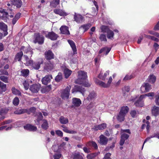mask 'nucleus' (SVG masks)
<instances>
[{"instance_id": "24", "label": "nucleus", "mask_w": 159, "mask_h": 159, "mask_svg": "<svg viewBox=\"0 0 159 159\" xmlns=\"http://www.w3.org/2000/svg\"><path fill=\"white\" fill-rule=\"evenodd\" d=\"M12 3L16 7L19 8L22 5V2L21 0H11Z\"/></svg>"}, {"instance_id": "36", "label": "nucleus", "mask_w": 159, "mask_h": 159, "mask_svg": "<svg viewBox=\"0 0 159 159\" xmlns=\"http://www.w3.org/2000/svg\"><path fill=\"white\" fill-rule=\"evenodd\" d=\"M44 67L45 69L48 70V71L51 70L53 68V65L50 61H49L48 63H45Z\"/></svg>"}, {"instance_id": "60", "label": "nucleus", "mask_w": 159, "mask_h": 159, "mask_svg": "<svg viewBox=\"0 0 159 159\" xmlns=\"http://www.w3.org/2000/svg\"><path fill=\"white\" fill-rule=\"evenodd\" d=\"M130 114L132 117L134 118L136 116L137 112L134 110H132L130 111Z\"/></svg>"}, {"instance_id": "48", "label": "nucleus", "mask_w": 159, "mask_h": 159, "mask_svg": "<svg viewBox=\"0 0 159 159\" xmlns=\"http://www.w3.org/2000/svg\"><path fill=\"white\" fill-rule=\"evenodd\" d=\"M113 36L114 33L111 30L107 33V37L108 39H111L113 38Z\"/></svg>"}, {"instance_id": "54", "label": "nucleus", "mask_w": 159, "mask_h": 159, "mask_svg": "<svg viewBox=\"0 0 159 159\" xmlns=\"http://www.w3.org/2000/svg\"><path fill=\"white\" fill-rule=\"evenodd\" d=\"M99 39L101 41H107V39L105 35L102 34L100 35Z\"/></svg>"}, {"instance_id": "27", "label": "nucleus", "mask_w": 159, "mask_h": 159, "mask_svg": "<svg viewBox=\"0 0 159 159\" xmlns=\"http://www.w3.org/2000/svg\"><path fill=\"white\" fill-rule=\"evenodd\" d=\"M14 113L16 114H21L25 113L30 114V111L26 109H18L15 111Z\"/></svg>"}, {"instance_id": "14", "label": "nucleus", "mask_w": 159, "mask_h": 159, "mask_svg": "<svg viewBox=\"0 0 159 159\" xmlns=\"http://www.w3.org/2000/svg\"><path fill=\"white\" fill-rule=\"evenodd\" d=\"M45 56L46 59L50 60L53 59L54 55L51 51L48 50L45 52Z\"/></svg>"}, {"instance_id": "33", "label": "nucleus", "mask_w": 159, "mask_h": 159, "mask_svg": "<svg viewBox=\"0 0 159 159\" xmlns=\"http://www.w3.org/2000/svg\"><path fill=\"white\" fill-rule=\"evenodd\" d=\"M125 116V115L119 112L116 117V118L118 121L120 122H122L124 120Z\"/></svg>"}, {"instance_id": "13", "label": "nucleus", "mask_w": 159, "mask_h": 159, "mask_svg": "<svg viewBox=\"0 0 159 159\" xmlns=\"http://www.w3.org/2000/svg\"><path fill=\"white\" fill-rule=\"evenodd\" d=\"M43 59H40L38 62H35L33 65V68L36 70H38L40 67V65L43 63Z\"/></svg>"}, {"instance_id": "61", "label": "nucleus", "mask_w": 159, "mask_h": 159, "mask_svg": "<svg viewBox=\"0 0 159 159\" xmlns=\"http://www.w3.org/2000/svg\"><path fill=\"white\" fill-rule=\"evenodd\" d=\"M134 78V76L132 75H126L123 80H130Z\"/></svg>"}, {"instance_id": "59", "label": "nucleus", "mask_w": 159, "mask_h": 159, "mask_svg": "<svg viewBox=\"0 0 159 159\" xmlns=\"http://www.w3.org/2000/svg\"><path fill=\"white\" fill-rule=\"evenodd\" d=\"M155 102L157 105H159V93L155 96Z\"/></svg>"}, {"instance_id": "45", "label": "nucleus", "mask_w": 159, "mask_h": 159, "mask_svg": "<svg viewBox=\"0 0 159 159\" xmlns=\"http://www.w3.org/2000/svg\"><path fill=\"white\" fill-rule=\"evenodd\" d=\"M87 146H92L95 149L98 148V145L95 142L93 141L89 142L87 144Z\"/></svg>"}, {"instance_id": "64", "label": "nucleus", "mask_w": 159, "mask_h": 159, "mask_svg": "<svg viewBox=\"0 0 159 159\" xmlns=\"http://www.w3.org/2000/svg\"><path fill=\"white\" fill-rule=\"evenodd\" d=\"M111 154L110 153H107L106 154L103 159H111L110 157Z\"/></svg>"}, {"instance_id": "47", "label": "nucleus", "mask_w": 159, "mask_h": 159, "mask_svg": "<svg viewBox=\"0 0 159 159\" xmlns=\"http://www.w3.org/2000/svg\"><path fill=\"white\" fill-rule=\"evenodd\" d=\"M150 127L149 122L148 121H147L146 122V124H143L142 125V129H143L145 127H146L147 131L148 132L149 130Z\"/></svg>"}, {"instance_id": "58", "label": "nucleus", "mask_w": 159, "mask_h": 159, "mask_svg": "<svg viewBox=\"0 0 159 159\" xmlns=\"http://www.w3.org/2000/svg\"><path fill=\"white\" fill-rule=\"evenodd\" d=\"M50 85H48V86L44 88H43L41 90V91L42 93H45L46 92H47V89H51V87H50Z\"/></svg>"}, {"instance_id": "37", "label": "nucleus", "mask_w": 159, "mask_h": 159, "mask_svg": "<svg viewBox=\"0 0 159 159\" xmlns=\"http://www.w3.org/2000/svg\"><path fill=\"white\" fill-rule=\"evenodd\" d=\"M61 127L63 128V131L66 133L71 134H74L76 133V132L74 130L68 129L64 125H62Z\"/></svg>"}, {"instance_id": "2", "label": "nucleus", "mask_w": 159, "mask_h": 159, "mask_svg": "<svg viewBox=\"0 0 159 159\" xmlns=\"http://www.w3.org/2000/svg\"><path fill=\"white\" fill-rule=\"evenodd\" d=\"M151 89V85L149 83H144L141 86L140 90L142 93H145L149 92Z\"/></svg>"}, {"instance_id": "20", "label": "nucleus", "mask_w": 159, "mask_h": 159, "mask_svg": "<svg viewBox=\"0 0 159 159\" xmlns=\"http://www.w3.org/2000/svg\"><path fill=\"white\" fill-rule=\"evenodd\" d=\"M99 143L102 145H106L107 144L108 139L103 135H101L99 137Z\"/></svg>"}, {"instance_id": "19", "label": "nucleus", "mask_w": 159, "mask_h": 159, "mask_svg": "<svg viewBox=\"0 0 159 159\" xmlns=\"http://www.w3.org/2000/svg\"><path fill=\"white\" fill-rule=\"evenodd\" d=\"M20 50L24 51L25 53H30V54H31V57L32 56L33 52L31 50V49L29 46L28 47L22 46Z\"/></svg>"}, {"instance_id": "12", "label": "nucleus", "mask_w": 159, "mask_h": 159, "mask_svg": "<svg viewBox=\"0 0 159 159\" xmlns=\"http://www.w3.org/2000/svg\"><path fill=\"white\" fill-rule=\"evenodd\" d=\"M24 129L30 131H34L37 130V128L30 124H27L24 126Z\"/></svg>"}, {"instance_id": "7", "label": "nucleus", "mask_w": 159, "mask_h": 159, "mask_svg": "<svg viewBox=\"0 0 159 159\" xmlns=\"http://www.w3.org/2000/svg\"><path fill=\"white\" fill-rule=\"evenodd\" d=\"M127 133L129 134H131L130 130L129 129H122L121 130V138H123L125 140H126L129 137V135L126 134Z\"/></svg>"}, {"instance_id": "28", "label": "nucleus", "mask_w": 159, "mask_h": 159, "mask_svg": "<svg viewBox=\"0 0 159 159\" xmlns=\"http://www.w3.org/2000/svg\"><path fill=\"white\" fill-rule=\"evenodd\" d=\"M24 57L26 61L25 63L26 65L27 66H32L33 64V60L31 59L29 60L28 57L25 55L24 56Z\"/></svg>"}, {"instance_id": "9", "label": "nucleus", "mask_w": 159, "mask_h": 159, "mask_svg": "<svg viewBox=\"0 0 159 159\" xmlns=\"http://www.w3.org/2000/svg\"><path fill=\"white\" fill-rule=\"evenodd\" d=\"M40 87V85L39 84H34L30 87V89L33 93H36L39 90Z\"/></svg>"}, {"instance_id": "34", "label": "nucleus", "mask_w": 159, "mask_h": 159, "mask_svg": "<svg viewBox=\"0 0 159 159\" xmlns=\"http://www.w3.org/2000/svg\"><path fill=\"white\" fill-rule=\"evenodd\" d=\"M68 42L71 47L74 54H75L76 52V48L74 43L73 41L70 40H68Z\"/></svg>"}, {"instance_id": "52", "label": "nucleus", "mask_w": 159, "mask_h": 159, "mask_svg": "<svg viewBox=\"0 0 159 159\" xmlns=\"http://www.w3.org/2000/svg\"><path fill=\"white\" fill-rule=\"evenodd\" d=\"M13 103L15 106L18 105L19 103V99L17 97H15L13 100Z\"/></svg>"}, {"instance_id": "44", "label": "nucleus", "mask_w": 159, "mask_h": 159, "mask_svg": "<svg viewBox=\"0 0 159 159\" xmlns=\"http://www.w3.org/2000/svg\"><path fill=\"white\" fill-rule=\"evenodd\" d=\"M101 32L103 33H107L110 30L107 26L102 25L101 27Z\"/></svg>"}, {"instance_id": "3", "label": "nucleus", "mask_w": 159, "mask_h": 159, "mask_svg": "<svg viewBox=\"0 0 159 159\" xmlns=\"http://www.w3.org/2000/svg\"><path fill=\"white\" fill-rule=\"evenodd\" d=\"M71 87H67L65 89L62 91L61 93V97L62 99H68L69 96V92L70 90Z\"/></svg>"}, {"instance_id": "18", "label": "nucleus", "mask_w": 159, "mask_h": 159, "mask_svg": "<svg viewBox=\"0 0 159 159\" xmlns=\"http://www.w3.org/2000/svg\"><path fill=\"white\" fill-rule=\"evenodd\" d=\"M106 126V124L105 123H103L101 125H94L93 128L95 130H98L103 129L105 128Z\"/></svg>"}, {"instance_id": "43", "label": "nucleus", "mask_w": 159, "mask_h": 159, "mask_svg": "<svg viewBox=\"0 0 159 159\" xmlns=\"http://www.w3.org/2000/svg\"><path fill=\"white\" fill-rule=\"evenodd\" d=\"M99 154V152L93 153H91L88 154L87 156V158L88 159H91L96 157L97 155H98Z\"/></svg>"}, {"instance_id": "38", "label": "nucleus", "mask_w": 159, "mask_h": 159, "mask_svg": "<svg viewBox=\"0 0 159 159\" xmlns=\"http://www.w3.org/2000/svg\"><path fill=\"white\" fill-rule=\"evenodd\" d=\"M91 25L90 23L84 25H81L80 27V29H83L84 30V32H85L91 26Z\"/></svg>"}, {"instance_id": "56", "label": "nucleus", "mask_w": 159, "mask_h": 159, "mask_svg": "<svg viewBox=\"0 0 159 159\" xmlns=\"http://www.w3.org/2000/svg\"><path fill=\"white\" fill-rule=\"evenodd\" d=\"M23 84L25 89L26 90H27L29 89V84L28 83V82H27V80H25L24 81V82H23Z\"/></svg>"}, {"instance_id": "16", "label": "nucleus", "mask_w": 159, "mask_h": 159, "mask_svg": "<svg viewBox=\"0 0 159 159\" xmlns=\"http://www.w3.org/2000/svg\"><path fill=\"white\" fill-rule=\"evenodd\" d=\"M0 29L4 31V36H5L7 34V26L4 23L0 22Z\"/></svg>"}, {"instance_id": "32", "label": "nucleus", "mask_w": 159, "mask_h": 159, "mask_svg": "<svg viewBox=\"0 0 159 159\" xmlns=\"http://www.w3.org/2000/svg\"><path fill=\"white\" fill-rule=\"evenodd\" d=\"M129 111V108L127 106H123L121 107L120 112L126 115Z\"/></svg>"}, {"instance_id": "31", "label": "nucleus", "mask_w": 159, "mask_h": 159, "mask_svg": "<svg viewBox=\"0 0 159 159\" xmlns=\"http://www.w3.org/2000/svg\"><path fill=\"white\" fill-rule=\"evenodd\" d=\"M153 138H157L159 139V133H154L151 135L150 136L147 138L144 141L143 144V145L142 148H143L144 143L147 141H148L150 139Z\"/></svg>"}, {"instance_id": "26", "label": "nucleus", "mask_w": 159, "mask_h": 159, "mask_svg": "<svg viewBox=\"0 0 159 159\" xmlns=\"http://www.w3.org/2000/svg\"><path fill=\"white\" fill-rule=\"evenodd\" d=\"M96 96V95L95 92L93 91L89 93L87 98V100L89 101H93L95 99Z\"/></svg>"}, {"instance_id": "5", "label": "nucleus", "mask_w": 159, "mask_h": 159, "mask_svg": "<svg viewBox=\"0 0 159 159\" xmlns=\"http://www.w3.org/2000/svg\"><path fill=\"white\" fill-rule=\"evenodd\" d=\"M45 37L52 40H56L58 37L57 34L53 32H48L47 34H45Z\"/></svg>"}, {"instance_id": "1", "label": "nucleus", "mask_w": 159, "mask_h": 159, "mask_svg": "<svg viewBox=\"0 0 159 159\" xmlns=\"http://www.w3.org/2000/svg\"><path fill=\"white\" fill-rule=\"evenodd\" d=\"M104 82L101 80H95V82L100 86L106 88L108 87L112 82V80H104Z\"/></svg>"}, {"instance_id": "46", "label": "nucleus", "mask_w": 159, "mask_h": 159, "mask_svg": "<svg viewBox=\"0 0 159 159\" xmlns=\"http://www.w3.org/2000/svg\"><path fill=\"white\" fill-rule=\"evenodd\" d=\"M6 90V85L0 81V91L5 92Z\"/></svg>"}, {"instance_id": "8", "label": "nucleus", "mask_w": 159, "mask_h": 159, "mask_svg": "<svg viewBox=\"0 0 159 159\" xmlns=\"http://www.w3.org/2000/svg\"><path fill=\"white\" fill-rule=\"evenodd\" d=\"M84 89L83 88L78 86V85H76L75 86L74 88L72 90V93H74L77 92H80L84 96Z\"/></svg>"}, {"instance_id": "15", "label": "nucleus", "mask_w": 159, "mask_h": 159, "mask_svg": "<svg viewBox=\"0 0 159 159\" xmlns=\"http://www.w3.org/2000/svg\"><path fill=\"white\" fill-rule=\"evenodd\" d=\"M78 77L80 80H85L87 78V73L84 71L80 70L78 72Z\"/></svg>"}, {"instance_id": "22", "label": "nucleus", "mask_w": 159, "mask_h": 159, "mask_svg": "<svg viewBox=\"0 0 159 159\" xmlns=\"http://www.w3.org/2000/svg\"><path fill=\"white\" fill-rule=\"evenodd\" d=\"M72 103L74 106L78 107L80 106L81 101L79 98H74L72 99Z\"/></svg>"}, {"instance_id": "41", "label": "nucleus", "mask_w": 159, "mask_h": 159, "mask_svg": "<svg viewBox=\"0 0 159 159\" xmlns=\"http://www.w3.org/2000/svg\"><path fill=\"white\" fill-rule=\"evenodd\" d=\"M23 55V53L22 51H21L18 53L15 57V59L20 61L21 60L22 56Z\"/></svg>"}, {"instance_id": "10", "label": "nucleus", "mask_w": 159, "mask_h": 159, "mask_svg": "<svg viewBox=\"0 0 159 159\" xmlns=\"http://www.w3.org/2000/svg\"><path fill=\"white\" fill-rule=\"evenodd\" d=\"M74 19L75 21L77 23H80L82 22L84 17L80 14L75 13L74 15Z\"/></svg>"}, {"instance_id": "40", "label": "nucleus", "mask_w": 159, "mask_h": 159, "mask_svg": "<svg viewBox=\"0 0 159 159\" xmlns=\"http://www.w3.org/2000/svg\"><path fill=\"white\" fill-rule=\"evenodd\" d=\"M60 0H53L50 3L51 6L53 7H55L59 4Z\"/></svg>"}, {"instance_id": "63", "label": "nucleus", "mask_w": 159, "mask_h": 159, "mask_svg": "<svg viewBox=\"0 0 159 159\" xmlns=\"http://www.w3.org/2000/svg\"><path fill=\"white\" fill-rule=\"evenodd\" d=\"M52 78L51 75H48L43 77L42 80H51Z\"/></svg>"}, {"instance_id": "17", "label": "nucleus", "mask_w": 159, "mask_h": 159, "mask_svg": "<svg viewBox=\"0 0 159 159\" xmlns=\"http://www.w3.org/2000/svg\"><path fill=\"white\" fill-rule=\"evenodd\" d=\"M111 50V48L105 47L101 49L99 52V54L103 53L104 55H107Z\"/></svg>"}, {"instance_id": "35", "label": "nucleus", "mask_w": 159, "mask_h": 159, "mask_svg": "<svg viewBox=\"0 0 159 159\" xmlns=\"http://www.w3.org/2000/svg\"><path fill=\"white\" fill-rule=\"evenodd\" d=\"M64 73L66 79H67L70 75L72 73V71L67 68H65L64 70Z\"/></svg>"}, {"instance_id": "4", "label": "nucleus", "mask_w": 159, "mask_h": 159, "mask_svg": "<svg viewBox=\"0 0 159 159\" xmlns=\"http://www.w3.org/2000/svg\"><path fill=\"white\" fill-rule=\"evenodd\" d=\"M8 12L5 11L4 9H1L0 10V12L2 14L3 16L8 17L9 16L12 18L13 17L14 14L12 12V9L11 8H9L7 9Z\"/></svg>"}, {"instance_id": "23", "label": "nucleus", "mask_w": 159, "mask_h": 159, "mask_svg": "<svg viewBox=\"0 0 159 159\" xmlns=\"http://www.w3.org/2000/svg\"><path fill=\"white\" fill-rule=\"evenodd\" d=\"M53 11L56 14L59 15L61 16H66L68 14L64 11L60 9H55Z\"/></svg>"}, {"instance_id": "57", "label": "nucleus", "mask_w": 159, "mask_h": 159, "mask_svg": "<svg viewBox=\"0 0 159 159\" xmlns=\"http://www.w3.org/2000/svg\"><path fill=\"white\" fill-rule=\"evenodd\" d=\"M74 159H83V158L79 154L75 153L74 156Z\"/></svg>"}, {"instance_id": "53", "label": "nucleus", "mask_w": 159, "mask_h": 159, "mask_svg": "<svg viewBox=\"0 0 159 159\" xmlns=\"http://www.w3.org/2000/svg\"><path fill=\"white\" fill-rule=\"evenodd\" d=\"M37 116H38L37 122L38 123H36L37 125H39V121L42 119L43 116L41 113L39 112L37 114Z\"/></svg>"}, {"instance_id": "25", "label": "nucleus", "mask_w": 159, "mask_h": 159, "mask_svg": "<svg viewBox=\"0 0 159 159\" xmlns=\"http://www.w3.org/2000/svg\"><path fill=\"white\" fill-rule=\"evenodd\" d=\"M143 99V98H140V96L139 99L134 103V105L135 106L138 107H143L144 106L143 102L142 101Z\"/></svg>"}, {"instance_id": "42", "label": "nucleus", "mask_w": 159, "mask_h": 159, "mask_svg": "<svg viewBox=\"0 0 159 159\" xmlns=\"http://www.w3.org/2000/svg\"><path fill=\"white\" fill-rule=\"evenodd\" d=\"M59 121L62 124H66L68 122V119L65 118L63 116L60 117Z\"/></svg>"}, {"instance_id": "62", "label": "nucleus", "mask_w": 159, "mask_h": 159, "mask_svg": "<svg viewBox=\"0 0 159 159\" xmlns=\"http://www.w3.org/2000/svg\"><path fill=\"white\" fill-rule=\"evenodd\" d=\"M61 155L60 153L55 154L53 156L54 159H59L61 157Z\"/></svg>"}, {"instance_id": "21", "label": "nucleus", "mask_w": 159, "mask_h": 159, "mask_svg": "<svg viewBox=\"0 0 159 159\" xmlns=\"http://www.w3.org/2000/svg\"><path fill=\"white\" fill-rule=\"evenodd\" d=\"M61 33L63 34H69V31L68 30V27L66 26H62L60 29Z\"/></svg>"}, {"instance_id": "29", "label": "nucleus", "mask_w": 159, "mask_h": 159, "mask_svg": "<svg viewBox=\"0 0 159 159\" xmlns=\"http://www.w3.org/2000/svg\"><path fill=\"white\" fill-rule=\"evenodd\" d=\"M152 113L154 116H157L159 114V107L154 106L152 109Z\"/></svg>"}, {"instance_id": "39", "label": "nucleus", "mask_w": 159, "mask_h": 159, "mask_svg": "<svg viewBox=\"0 0 159 159\" xmlns=\"http://www.w3.org/2000/svg\"><path fill=\"white\" fill-rule=\"evenodd\" d=\"M109 71H107L103 75H102V72L100 73V74L98 75V77L100 79H104L106 78V76L108 75L109 74Z\"/></svg>"}, {"instance_id": "55", "label": "nucleus", "mask_w": 159, "mask_h": 159, "mask_svg": "<svg viewBox=\"0 0 159 159\" xmlns=\"http://www.w3.org/2000/svg\"><path fill=\"white\" fill-rule=\"evenodd\" d=\"M89 146H87V145L86 147H84L83 148V149L84 152L86 153H88L90 152V149Z\"/></svg>"}, {"instance_id": "30", "label": "nucleus", "mask_w": 159, "mask_h": 159, "mask_svg": "<svg viewBox=\"0 0 159 159\" xmlns=\"http://www.w3.org/2000/svg\"><path fill=\"white\" fill-rule=\"evenodd\" d=\"M154 93L153 92H150L144 95L140 96V98H144L147 96L150 99H153L154 96Z\"/></svg>"}, {"instance_id": "51", "label": "nucleus", "mask_w": 159, "mask_h": 159, "mask_svg": "<svg viewBox=\"0 0 159 159\" xmlns=\"http://www.w3.org/2000/svg\"><path fill=\"white\" fill-rule=\"evenodd\" d=\"M43 121V122L42 125V127L43 129H46L48 128V127L47 121L46 120H44Z\"/></svg>"}, {"instance_id": "11", "label": "nucleus", "mask_w": 159, "mask_h": 159, "mask_svg": "<svg viewBox=\"0 0 159 159\" xmlns=\"http://www.w3.org/2000/svg\"><path fill=\"white\" fill-rule=\"evenodd\" d=\"M75 82L85 87H88L90 86V84L86 80H76Z\"/></svg>"}, {"instance_id": "49", "label": "nucleus", "mask_w": 159, "mask_h": 159, "mask_svg": "<svg viewBox=\"0 0 159 159\" xmlns=\"http://www.w3.org/2000/svg\"><path fill=\"white\" fill-rule=\"evenodd\" d=\"M22 75L24 76H27L29 74V70L28 69H23L21 71Z\"/></svg>"}, {"instance_id": "50", "label": "nucleus", "mask_w": 159, "mask_h": 159, "mask_svg": "<svg viewBox=\"0 0 159 159\" xmlns=\"http://www.w3.org/2000/svg\"><path fill=\"white\" fill-rule=\"evenodd\" d=\"M12 93L16 95H20L21 94V93L20 92L19 90L16 89L15 88H12Z\"/></svg>"}, {"instance_id": "6", "label": "nucleus", "mask_w": 159, "mask_h": 159, "mask_svg": "<svg viewBox=\"0 0 159 159\" xmlns=\"http://www.w3.org/2000/svg\"><path fill=\"white\" fill-rule=\"evenodd\" d=\"M35 39L34 42L35 43H38L39 44H42L43 43L44 37L40 36L39 34H37L35 35Z\"/></svg>"}]
</instances>
